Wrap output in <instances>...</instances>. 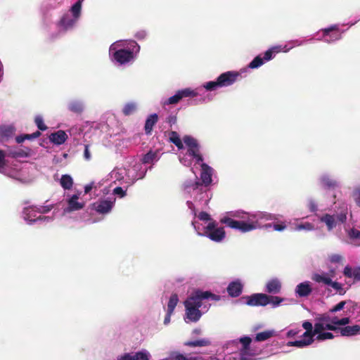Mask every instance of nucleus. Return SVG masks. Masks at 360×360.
<instances>
[{"instance_id": "13", "label": "nucleus", "mask_w": 360, "mask_h": 360, "mask_svg": "<svg viewBox=\"0 0 360 360\" xmlns=\"http://www.w3.org/2000/svg\"><path fill=\"white\" fill-rule=\"evenodd\" d=\"M242 344L237 354L238 360H257V356L260 354L261 350L253 348L250 344L252 339L248 336L242 337L239 339Z\"/></svg>"}, {"instance_id": "58", "label": "nucleus", "mask_w": 360, "mask_h": 360, "mask_svg": "<svg viewBox=\"0 0 360 360\" xmlns=\"http://www.w3.org/2000/svg\"><path fill=\"white\" fill-rule=\"evenodd\" d=\"M314 38H310L309 39H295L289 42V44H291L292 48L295 46H300L305 44L308 41H312Z\"/></svg>"}, {"instance_id": "42", "label": "nucleus", "mask_w": 360, "mask_h": 360, "mask_svg": "<svg viewBox=\"0 0 360 360\" xmlns=\"http://www.w3.org/2000/svg\"><path fill=\"white\" fill-rule=\"evenodd\" d=\"M330 330H321V332L315 333L314 340L318 341H324L326 340H331L334 338L333 334L330 332Z\"/></svg>"}, {"instance_id": "34", "label": "nucleus", "mask_w": 360, "mask_h": 360, "mask_svg": "<svg viewBox=\"0 0 360 360\" xmlns=\"http://www.w3.org/2000/svg\"><path fill=\"white\" fill-rule=\"evenodd\" d=\"M324 197L326 200V207L323 209V210H331L334 205L337 204L336 198L337 195L335 193L330 194L329 192H326Z\"/></svg>"}, {"instance_id": "9", "label": "nucleus", "mask_w": 360, "mask_h": 360, "mask_svg": "<svg viewBox=\"0 0 360 360\" xmlns=\"http://www.w3.org/2000/svg\"><path fill=\"white\" fill-rule=\"evenodd\" d=\"M116 202L115 196L101 197L91 204V210L100 217L92 219V223H96L102 221L104 217L111 213Z\"/></svg>"}, {"instance_id": "61", "label": "nucleus", "mask_w": 360, "mask_h": 360, "mask_svg": "<svg viewBox=\"0 0 360 360\" xmlns=\"http://www.w3.org/2000/svg\"><path fill=\"white\" fill-rule=\"evenodd\" d=\"M198 218L201 221H208L210 220V216L205 212H201L198 214Z\"/></svg>"}, {"instance_id": "17", "label": "nucleus", "mask_w": 360, "mask_h": 360, "mask_svg": "<svg viewBox=\"0 0 360 360\" xmlns=\"http://www.w3.org/2000/svg\"><path fill=\"white\" fill-rule=\"evenodd\" d=\"M80 195L81 193L72 195H67L65 200L67 205L63 208V214L79 211L84 208L85 206V202L79 199Z\"/></svg>"}, {"instance_id": "1", "label": "nucleus", "mask_w": 360, "mask_h": 360, "mask_svg": "<svg viewBox=\"0 0 360 360\" xmlns=\"http://www.w3.org/2000/svg\"><path fill=\"white\" fill-rule=\"evenodd\" d=\"M199 165L201 167L200 183L195 175L193 179H188L183 184L184 193L188 199L186 204L191 210V214L196 216V209L206 206L211 199V194L208 187L212 184V176L214 170L208 165L201 162Z\"/></svg>"}, {"instance_id": "7", "label": "nucleus", "mask_w": 360, "mask_h": 360, "mask_svg": "<svg viewBox=\"0 0 360 360\" xmlns=\"http://www.w3.org/2000/svg\"><path fill=\"white\" fill-rule=\"evenodd\" d=\"M335 213L324 214L319 217L321 223L326 224L328 231H332L334 228L340 224L346 222L348 214V206L345 202H339L334 208Z\"/></svg>"}, {"instance_id": "5", "label": "nucleus", "mask_w": 360, "mask_h": 360, "mask_svg": "<svg viewBox=\"0 0 360 360\" xmlns=\"http://www.w3.org/2000/svg\"><path fill=\"white\" fill-rule=\"evenodd\" d=\"M52 208V205L25 207L22 211V217L30 225L50 223L53 220V216H44L43 214L49 212Z\"/></svg>"}, {"instance_id": "15", "label": "nucleus", "mask_w": 360, "mask_h": 360, "mask_svg": "<svg viewBox=\"0 0 360 360\" xmlns=\"http://www.w3.org/2000/svg\"><path fill=\"white\" fill-rule=\"evenodd\" d=\"M338 25H333L328 27L321 29L316 35V40L323 41L326 43H334L342 38V33Z\"/></svg>"}, {"instance_id": "57", "label": "nucleus", "mask_w": 360, "mask_h": 360, "mask_svg": "<svg viewBox=\"0 0 360 360\" xmlns=\"http://www.w3.org/2000/svg\"><path fill=\"white\" fill-rule=\"evenodd\" d=\"M112 193L115 195H117L119 198H122L126 196L127 189H124L120 186H117L113 189Z\"/></svg>"}, {"instance_id": "53", "label": "nucleus", "mask_w": 360, "mask_h": 360, "mask_svg": "<svg viewBox=\"0 0 360 360\" xmlns=\"http://www.w3.org/2000/svg\"><path fill=\"white\" fill-rule=\"evenodd\" d=\"M307 207L311 212H316L319 210L318 203L312 198H310L307 200Z\"/></svg>"}, {"instance_id": "45", "label": "nucleus", "mask_w": 360, "mask_h": 360, "mask_svg": "<svg viewBox=\"0 0 360 360\" xmlns=\"http://www.w3.org/2000/svg\"><path fill=\"white\" fill-rule=\"evenodd\" d=\"M264 63V60H263L261 55H258L249 63L248 68L250 69H256L261 67Z\"/></svg>"}, {"instance_id": "56", "label": "nucleus", "mask_w": 360, "mask_h": 360, "mask_svg": "<svg viewBox=\"0 0 360 360\" xmlns=\"http://www.w3.org/2000/svg\"><path fill=\"white\" fill-rule=\"evenodd\" d=\"M270 303L273 308L278 307L283 301L284 299L278 296L272 297L270 296Z\"/></svg>"}, {"instance_id": "2", "label": "nucleus", "mask_w": 360, "mask_h": 360, "mask_svg": "<svg viewBox=\"0 0 360 360\" xmlns=\"http://www.w3.org/2000/svg\"><path fill=\"white\" fill-rule=\"evenodd\" d=\"M227 214L221 219V222L241 233L264 229V222L276 219L272 214L259 211L246 212L236 210L229 212Z\"/></svg>"}, {"instance_id": "52", "label": "nucleus", "mask_w": 360, "mask_h": 360, "mask_svg": "<svg viewBox=\"0 0 360 360\" xmlns=\"http://www.w3.org/2000/svg\"><path fill=\"white\" fill-rule=\"evenodd\" d=\"M6 153L4 151L0 150V173L6 174Z\"/></svg>"}, {"instance_id": "41", "label": "nucleus", "mask_w": 360, "mask_h": 360, "mask_svg": "<svg viewBox=\"0 0 360 360\" xmlns=\"http://www.w3.org/2000/svg\"><path fill=\"white\" fill-rule=\"evenodd\" d=\"M158 150L152 151L150 150L148 153H147L142 159V162H140L143 165V167H145L146 168V165L152 163L154 160L156 158Z\"/></svg>"}, {"instance_id": "19", "label": "nucleus", "mask_w": 360, "mask_h": 360, "mask_svg": "<svg viewBox=\"0 0 360 360\" xmlns=\"http://www.w3.org/2000/svg\"><path fill=\"white\" fill-rule=\"evenodd\" d=\"M270 296L264 293H255L248 297L246 302L249 306H266L270 303Z\"/></svg>"}, {"instance_id": "16", "label": "nucleus", "mask_w": 360, "mask_h": 360, "mask_svg": "<svg viewBox=\"0 0 360 360\" xmlns=\"http://www.w3.org/2000/svg\"><path fill=\"white\" fill-rule=\"evenodd\" d=\"M147 168L140 162L135 163L132 167L126 168L125 183L131 185L138 179H143L146 174Z\"/></svg>"}, {"instance_id": "55", "label": "nucleus", "mask_w": 360, "mask_h": 360, "mask_svg": "<svg viewBox=\"0 0 360 360\" xmlns=\"http://www.w3.org/2000/svg\"><path fill=\"white\" fill-rule=\"evenodd\" d=\"M350 322L349 317H344L342 319L338 318L335 315V326L338 327L340 326H347Z\"/></svg>"}, {"instance_id": "51", "label": "nucleus", "mask_w": 360, "mask_h": 360, "mask_svg": "<svg viewBox=\"0 0 360 360\" xmlns=\"http://www.w3.org/2000/svg\"><path fill=\"white\" fill-rule=\"evenodd\" d=\"M328 286L333 288L340 295L346 293V290L342 288V285L337 281H332Z\"/></svg>"}, {"instance_id": "32", "label": "nucleus", "mask_w": 360, "mask_h": 360, "mask_svg": "<svg viewBox=\"0 0 360 360\" xmlns=\"http://www.w3.org/2000/svg\"><path fill=\"white\" fill-rule=\"evenodd\" d=\"M158 122V113L151 114L148 117L146 120L144 130L147 135L151 134L153 127L155 124Z\"/></svg>"}, {"instance_id": "63", "label": "nucleus", "mask_w": 360, "mask_h": 360, "mask_svg": "<svg viewBox=\"0 0 360 360\" xmlns=\"http://www.w3.org/2000/svg\"><path fill=\"white\" fill-rule=\"evenodd\" d=\"M117 360H134L133 354L126 353L117 357Z\"/></svg>"}, {"instance_id": "22", "label": "nucleus", "mask_w": 360, "mask_h": 360, "mask_svg": "<svg viewBox=\"0 0 360 360\" xmlns=\"http://www.w3.org/2000/svg\"><path fill=\"white\" fill-rule=\"evenodd\" d=\"M85 102L82 99H72L67 104L68 110L75 114L81 115L85 110Z\"/></svg>"}, {"instance_id": "31", "label": "nucleus", "mask_w": 360, "mask_h": 360, "mask_svg": "<svg viewBox=\"0 0 360 360\" xmlns=\"http://www.w3.org/2000/svg\"><path fill=\"white\" fill-rule=\"evenodd\" d=\"M139 108L137 102L131 101L124 104L122 112L124 116H130L136 113Z\"/></svg>"}, {"instance_id": "44", "label": "nucleus", "mask_w": 360, "mask_h": 360, "mask_svg": "<svg viewBox=\"0 0 360 360\" xmlns=\"http://www.w3.org/2000/svg\"><path fill=\"white\" fill-rule=\"evenodd\" d=\"M13 133L14 128L12 126L0 127V137L2 139L11 137Z\"/></svg>"}, {"instance_id": "30", "label": "nucleus", "mask_w": 360, "mask_h": 360, "mask_svg": "<svg viewBox=\"0 0 360 360\" xmlns=\"http://www.w3.org/2000/svg\"><path fill=\"white\" fill-rule=\"evenodd\" d=\"M50 141L56 145H61L68 139V135L65 131L58 130L56 132L52 133L49 136Z\"/></svg>"}, {"instance_id": "48", "label": "nucleus", "mask_w": 360, "mask_h": 360, "mask_svg": "<svg viewBox=\"0 0 360 360\" xmlns=\"http://www.w3.org/2000/svg\"><path fill=\"white\" fill-rule=\"evenodd\" d=\"M150 355L146 350H142L133 354L134 360H150Z\"/></svg>"}, {"instance_id": "36", "label": "nucleus", "mask_w": 360, "mask_h": 360, "mask_svg": "<svg viewBox=\"0 0 360 360\" xmlns=\"http://www.w3.org/2000/svg\"><path fill=\"white\" fill-rule=\"evenodd\" d=\"M275 335H276V332L274 330H265L257 333L255 336V340L257 342H262Z\"/></svg>"}, {"instance_id": "33", "label": "nucleus", "mask_w": 360, "mask_h": 360, "mask_svg": "<svg viewBox=\"0 0 360 360\" xmlns=\"http://www.w3.org/2000/svg\"><path fill=\"white\" fill-rule=\"evenodd\" d=\"M195 292L202 302L203 300H207V299H211L212 300H214V301H219L221 299V297L219 295L213 294L209 291H202V290H195Z\"/></svg>"}, {"instance_id": "25", "label": "nucleus", "mask_w": 360, "mask_h": 360, "mask_svg": "<svg viewBox=\"0 0 360 360\" xmlns=\"http://www.w3.org/2000/svg\"><path fill=\"white\" fill-rule=\"evenodd\" d=\"M335 271H330V273H314L311 276V279L316 283H323L326 285H329L332 281V277H333Z\"/></svg>"}, {"instance_id": "12", "label": "nucleus", "mask_w": 360, "mask_h": 360, "mask_svg": "<svg viewBox=\"0 0 360 360\" xmlns=\"http://www.w3.org/2000/svg\"><path fill=\"white\" fill-rule=\"evenodd\" d=\"M315 333L321 330L337 331L339 327L335 326V314L324 313L318 314L314 319Z\"/></svg>"}, {"instance_id": "29", "label": "nucleus", "mask_w": 360, "mask_h": 360, "mask_svg": "<svg viewBox=\"0 0 360 360\" xmlns=\"http://www.w3.org/2000/svg\"><path fill=\"white\" fill-rule=\"evenodd\" d=\"M110 176L111 180L114 182H121L124 181L125 182L126 179V168L125 167H116L110 173Z\"/></svg>"}, {"instance_id": "47", "label": "nucleus", "mask_w": 360, "mask_h": 360, "mask_svg": "<svg viewBox=\"0 0 360 360\" xmlns=\"http://www.w3.org/2000/svg\"><path fill=\"white\" fill-rule=\"evenodd\" d=\"M295 230L297 231H311L314 230V225L310 222H305L303 224H297L295 227Z\"/></svg>"}, {"instance_id": "23", "label": "nucleus", "mask_w": 360, "mask_h": 360, "mask_svg": "<svg viewBox=\"0 0 360 360\" xmlns=\"http://www.w3.org/2000/svg\"><path fill=\"white\" fill-rule=\"evenodd\" d=\"M311 292V283L308 281L299 283L295 288V293L296 296L299 297H308Z\"/></svg>"}, {"instance_id": "60", "label": "nucleus", "mask_w": 360, "mask_h": 360, "mask_svg": "<svg viewBox=\"0 0 360 360\" xmlns=\"http://www.w3.org/2000/svg\"><path fill=\"white\" fill-rule=\"evenodd\" d=\"M342 259V256L339 254H333L329 257L330 262L335 264L341 262Z\"/></svg>"}, {"instance_id": "3", "label": "nucleus", "mask_w": 360, "mask_h": 360, "mask_svg": "<svg viewBox=\"0 0 360 360\" xmlns=\"http://www.w3.org/2000/svg\"><path fill=\"white\" fill-rule=\"evenodd\" d=\"M140 51L139 45L134 40H118L109 48L111 60L117 65H125L134 61Z\"/></svg>"}, {"instance_id": "28", "label": "nucleus", "mask_w": 360, "mask_h": 360, "mask_svg": "<svg viewBox=\"0 0 360 360\" xmlns=\"http://www.w3.org/2000/svg\"><path fill=\"white\" fill-rule=\"evenodd\" d=\"M342 336H354L360 334V325L347 326L338 330Z\"/></svg>"}, {"instance_id": "46", "label": "nucleus", "mask_w": 360, "mask_h": 360, "mask_svg": "<svg viewBox=\"0 0 360 360\" xmlns=\"http://www.w3.org/2000/svg\"><path fill=\"white\" fill-rule=\"evenodd\" d=\"M176 123V114L172 113L169 115L165 120V125L164 126L165 129L172 128L173 125H175Z\"/></svg>"}, {"instance_id": "59", "label": "nucleus", "mask_w": 360, "mask_h": 360, "mask_svg": "<svg viewBox=\"0 0 360 360\" xmlns=\"http://www.w3.org/2000/svg\"><path fill=\"white\" fill-rule=\"evenodd\" d=\"M346 304L345 301L340 302L338 304H337L335 306H334L333 308H331L328 313H331L332 314H334L335 312L339 311L342 310L345 305Z\"/></svg>"}, {"instance_id": "50", "label": "nucleus", "mask_w": 360, "mask_h": 360, "mask_svg": "<svg viewBox=\"0 0 360 360\" xmlns=\"http://www.w3.org/2000/svg\"><path fill=\"white\" fill-rule=\"evenodd\" d=\"M34 122L39 130L45 131L47 129V127L44 122V118L41 115H37L35 116Z\"/></svg>"}, {"instance_id": "40", "label": "nucleus", "mask_w": 360, "mask_h": 360, "mask_svg": "<svg viewBox=\"0 0 360 360\" xmlns=\"http://www.w3.org/2000/svg\"><path fill=\"white\" fill-rule=\"evenodd\" d=\"M61 186L65 189L69 190L72 188L73 184L72 178L68 174L62 175L60 181Z\"/></svg>"}, {"instance_id": "6", "label": "nucleus", "mask_w": 360, "mask_h": 360, "mask_svg": "<svg viewBox=\"0 0 360 360\" xmlns=\"http://www.w3.org/2000/svg\"><path fill=\"white\" fill-rule=\"evenodd\" d=\"M246 68H242L239 71H227L219 75L216 80L205 82L200 88L205 89L207 91H213L219 88L227 87L233 85L242 74L245 73Z\"/></svg>"}, {"instance_id": "43", "label": "nucleus", "mask_w": 360, "mask_h": 360, "mask_svg": "<svg viewBox=\"0 0 360 360\" xmlns=\"http://www.w3.org/2000/svg\"><path fill=\"white\" fill-rule=\"evenodd\" d=\"M179 302V297L176 294H172L167 303L166 311L169 313H173L176 306Z\"/></svg>"}, {"instance_id": "38", "label": "nucleus", "mask_w": 360, "mask_h": 360, "mask_svg": "<svg viewBox=\"0 0 360 360\" xmlns=\"http://www.w3.org/2000/svg\"><path fill=\"white\" fill-rule=\"evenodd\" d=\"M169 141L173 143L179 150L185 146L184 141L182 142L177 132L174 131H172L169 133Z\"/></svg>"}, {"instance_id": "24", "label": "nucleus", "mask_w": 360, "mask_h": 360, "mask_svg": "<svg viewBox=\"0 0 360 360\" xmlns=\"http://www.w3.org/2000/svg\"><path fill=\"white\" fill-rule=\"evenodd\" d=\"M282 288V283L278 278H273L269 280L266 285L264 290L269 294H278Z\"/></svg>"}, {"instance_id": "4", "label": "nucleus", "mask_w": 360, "mask_h": 360, "mask_svg": "<svg viewBox=\"0 0 360 360\" xmlns=\"http://www.w3.org/2000/svg\"><path fill=\"white\" fill-rule=\"evenodd\" d=\"M183 141L185 146L180 149L179 155L180 162L186 167H191L193 162L194 165H199L203 159L198 141L191 136H185Z\"/></svg>"}, {"instance_id": "18", "label": "nucleus", "mask_w": 360, "mask_h": 360, "mask_svg": "<svg viewBox=\"0 0 360 360\" xmlns=\"http://www.w3.org/2000/svg\"><path fill=\"white\" fill-rule=\"evenodd\" d=\"M317 182L322 188L326 190L334 189L340 186V182L328 172H322L319 176Z\"/></svg>"}, {"instance_id": "54", "label": "nucleus", "mask_w": 360, "mask_h": 360, "mask_svg": "<svg viewBox=\"0 0 360 360\" xmlns=\"http://www.w3.org/2000/svg\"><path fill=\"white\" fill-rule=\"evenodd\" d=\"M271 227H273L274 230H275L276 231H283L286 229V225L284 224L283 223L280 224H266L264 225V229H269V228H271Z\"/></svg>"}, {"instance_id": "10", "label": "nucleus", "mask_w": 360, "mask_h": 360, "mask_svg": "<svg viewBox=\"0 0 360 360\" xmlns=\"http://www.w3.org/2000/svg\"><path fill=\"white\" fill-rule=\"evenodd\" d=\"M192 226L196 231L198 235L204 236L210 238L211 240L220 243L221 242L225 236L226 233L223 227H218L216 221H210L204 228V232H200V227L196 226L195 221H192Z\"/></svg>"}, {"instance_id": "49", "label": "nucleus", "mask_w": 360, "mask_h": 360, "mask_svg": "<svg viewBox=\"0 0 360 360\" xmlns=\"http://www.w3.org/2000/svg\"><path fill=\"white\" fill-rule=\"evenodd\" d=\"M352 197L356 206L360 207V185L355 186L352 193Z\"/></svg>"}, {"instance_id": "27", "label": "nucleus", "mask_w": 360, "mask_h": 360, "mask_svg": "<svg viewBox=\"0 0 360 360\" xmlns=\"http://www.w3.org/2000/svg\"><path fill=\"white\" fill-rule=\"evenodd\" d=\"M345 277L352 278L354 282L360 281V267L346 266L343 271Z\"/></svg>"}, {"instance_id": "62", "label": "nucleus", "mask_w": 360, "mask_h": 360, "mask_svg": "<svg viewBox=\"0 0 360 360\" xmlns=\"http://www.w3.org/2000/svg\"><path fill=\"white\" fill-rule=\"evenodd\" d=\"M300 332V329H290L286 333L287 338H292L297 335Z\"/></svg>"}, {"instance_id": "64", "label": "nucleus", "mask_w": 360, "mask_h": 360, "mask_svg": "<svg viewBox=\"0 0 360 360\" xmlns=\"http://www.w3.org/2000/svg\"><path fill=\"white\" fill-rule=\"evenodd\" d=\"M84 158L86 160H91V153H90V151L89 150V146L88 145H85V147H84Z\"/></svg>"}, {"instance_id": "21", "label": "nucleus", "mask_w": 360, "mask_h": 360, "mask_svg": "<svg viewBox=\"0 0 360 360\" xmlns=\"http://www.w3.org/2000/svg\"><path fill=\"white\" fill-rule=\"evenodd\" d=\"M243 286L244 283L242 280L237 278L229 283L226 290L230 297H237L241 295Z\"/></svg>"}, {"instance_id": "14", "label": "nucleus", "mask_w": 360, "mask_h": 360, "mask_svg": "<svg viewBox=\"0 0 360 360\" xmlns=\"http://www.w3.org/2000/svg\"><path fill=\"white\" fill-rule=\"evenodd\" d=\"M200 88L191 89V88H185L179 90L176 94L168 98H162L161 105L165 109L169 105H175L178 103L182 98L187 97H196L200 96Z\"/></svg>"}, {"instance_id": "8", "label": "nucleus", "mask_w": 360, "mask_h": 360, "mask_svg": "<svg viewBox=\"0 0 360 360\" xmlns=\"http://www.w3.org/2000/svg\"><path fill=\"white\" fill-rule=\"evenodd\" d=\"M203 303L200 301L195 292H193L185 301L184 306L186 309L184 320L186 323L197 322L202 315L200 310Z\"/></svg>"}, {"instance_id": "37", "label": "nucleus", "mask_w": 360, "mask_h": 360, "mask_svg": "<svg viewBox=\"0 0 360 360\" xmlns=\"http://www.w3.org/2000/svg\"><path fill=\"white\" fill-rule=\"evenodd\" d=\"M82 0H78L77 2H75L71 7L70 11L69 13H67L68 14H70L71 15L74 16L77 20H79L81 15V9H82Z\"/></svg>"}, {"instance_id": "11", "label": "nucleus", "mask_w": 360, "mask_h": 360, "mask_svg": "<svg viewBox=\"0 0 360 360\" xmlns=\"http://www.w3.org/2000/svg\"><path fill=\"white\" fill-rule=\"evenodd\" d=\"M302 328L305 329V332L302 335L301 339L290 341L287 343L289 347H296L298 348H304L314 342L315 334V325L313 327V324L309 321H305L302 323Z\"/></svg>"}, {"instance_id": "35", "label": "nucleus", "mask_w": 360, "mask_h": 360, "mask_svg": "<svg viewBox=\"0 0 360 360\" xmlns=\"http://www.w3.org/2000/svg\"><path fill=\"white\" fill-rule=\"evenodd\" d=\"M281 51V47L275 46L266 50L264 53V56L262 57L263 60H264V63L273 59L275 57L276 54L280 53Z\"/></svg>"}, {"instance_id": "26", "label": "nucleus", "mask_w": 360, "mask_h": 360, "mask_svg": "<svg viewBox=\"0 0 360 360\" xmlns=\"http://www.w3.org/2000/svg\"><path fill=\"white\" fill-rule=\"evenodd\" d=\"M345 242L353 246L359 247L360 231L354 228L347 230V239Z\"/></svg>"}, {"instance_id": "20", "label": "nucleus", "mask_w": 360, "mask_h": 360, "mask_svg": "<svg viewBox=\"0 0 360 360\" xmlns=\"http://www.w3.org/2000/svg\"><path fill=\"white\" fill-rule=\"evenodd\" d=\"M78 20L70 14L65 13L58 22V27L60 30L67 32L72 30L76 25Z\"/></svg>"}, {"instance_id": "39", "label": "nucleus", "mask_w": 360, "mask_h": 360, "mask_svg": "<svg viewBox=\"0 0 360 360\" xmlns=\"http://www.w3.org/2000/svg\"><path fill=\"white\" fill-rule=\"evenodd\" d=\"M210 344L211 342L207 338H202L185 342V345L190 347H205L210 345Z\"/></svg>"}]
</instances>
